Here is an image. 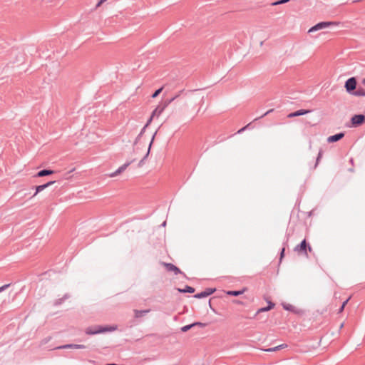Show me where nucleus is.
<instances>
[{
    "instance_id": "1",
    "label": "nucleus",
    "mask_w": 365,
    "mask_h": 365,
    "mask_svg": "<svg viewBox=\"0 0 365 365\" xmlns=\"http://www.w3.org/2000/svg\"><path fill=\"white\" fill-rule=\"evenodd\" d=\"M117 329L116 327H110V326H93L88 327L85 329V333L88 335H94L98 334H102L105 332H109L115 331Z\"/></svg>"
},
{
    "instance_id": "2",
    "label": "nucleus",
    "mask_w": 365,
    "mask_h": 365,
    "mask_svg": "<svg viewBox=\"0 0 365 365\" xmlns=\"http://www.w3.org/2000/svg\"><path fill=\"white\" fill-rule=\"evenodd\" d=\"M337 24H338V23H336L335 21H322V22H319V23L317 24L316 25L313 26L312 27H311L309 29L308 33H312V32H314V31H317L319 30L326 29V28L329 27V26L337 25Z\"/></svg>"
},
{
    "instance_id": "3",
    "label": "nucleus",
    "mask_w": 365,
    "mask_h": 365,
    "mask_svg": "<svg viewBox=\"0 0 365 365\" xmlns=\"http://www.w3.org/2000/svg\"><path fill=\"white\" fill-rule=\"evenodd\" d=\"M168 106H169V102H167L166 101L159 103V105L153 111L152 115L150 118H151V120H152L153 118L155 116L158 117Z\"/></svg>"
},
{
    "instance_id": "4",
    "label": "nucleus",
    "mask_w": 365,
    "mask_h": 365,
    "mask_svg": "<svg viewBox=\"0 0 365 365\" xmlns=\"http://www.w3.org/2000/svg\"><path fill=\"white\" fill-rule=\"evenodd\" d=\"M356 79L354 77L349 78L346 82L344 87L346 88V91L349 93L352 94L356 87Z\"/></svg>"
},
{
    "instance_id": "5",
    "label": "nucleus",
    "mask_w": 365,
    "mask_h": 365,
    "mask_svg": "<svg viewBox=\"0 0 365 365\" xmlns=\"http://www.w3.org/2000/svg\"><path fill=\"white\" fill-rule=\"evenodd\" d=\"M307 248L309 251L312 250V247L307 243L306 240H303L299 245L294 247V251L307 255Z\"/></svg>"
},
{
    "instance_id": "6",
    "label": "nucleus",
    "mask_w": 365,
    "mask_h": 365,
    "mask_svg": "<svg viewBox=\"0 0 365 365\" xmlns=\"http://www.w3.org/2000/svg\"><path fill=\"white\" fill-rule=\"evenodd\" d=\"M215 288H206L204 291L194 295L196 299H202L209 297L215 292Z\"/></svg>"
},
{
    "instance_id": "7",
    "label": "nucleus",
    "mask_w": 365,
    "mask_h": 365,
    "mask_svg": "<svg viewBox=\"0 0 365 365\" xmlns=\"http://www.w3.org/2000/svg\"><path fill=\"white\" fill-rule=\"evenodd\" d=\"M365 121V115L363 114L354 115L351 118V123L354 125L358 126Z\"/></svg>"
},
{
    "instance_id": "8",
    "label": "nucleus",
    "mask_w": 365,
    "mask_h": 365,
    "mask_svg": "<svg viewBox=\"0 0 365 365\" xmlns=\"http://www.w3.org/2000/svg\"><path fill=\"white\" fill-rule=\"evenodd\" d=\"M163 265L166 268L167 271L173 272L176 275L178 274H184V273L178 267L172 263L164 262Z\"/></svg>"
},
{
    "instance_id": "9",
    "label": "nucleus",
    "mask_w": 365,
    "mask_h": 365,
    "mask_svg": "<svg viewBox=\"0 0 365 365\" xmlns=\"http://www.w3.org/2000/svg\"><path fill=\"white\" fill-rule=\"evenodd\" d=\"M55 182H56V181H49V182H46L45 184L36 186L35 187L36 192H35V193L34 194L33 196L36 195L39 192L43 191L44 189H46V187H49L50 185L54 184ZM33 187L34 188V187Z\"/></svg>"
},
{
    "instance_id": "10",
    "label": "nucleus",
    "mask_w": 365,
    "mask_h": 365,
    "mask_svg": "<svg viewBox=\"0 0 365 365\" xmlns=\"http://www.w3.org/2000/svg\"><path fill=\"white\" fill-rule=\"evenodd\" d=\"M344 136V133H339L335 135H331L327 138L328 143H334L341 140Z\"/></svg>"
},
{
    "instance_id": "11",
    "label": "nucleus",
    "mask_w": 365,
    "mask_h": 365,
    "mask_svg": "<svg viewBox=\"0 0 365 365\" xmlns=\"http://www.w3.org/2000/svg\"><path fill=\"white\" fill-rule=\"evenodd\" d=\"M309 112H310L309 110L300 109V110H298L297 111L289 113L288 115V118H294V117L305 115Z\"/></svg>"
},
{
    "instance_id": "12",
    "label": "nucleus",
    "mask_w": 365,
    "mask_h": 365,
    "mask_svg": "<svg viewBox=\"0 0 365 365\" xmlns=\"http://www.w3.org/2000/svg\"><path fill=\"white\" fill-rule=\"evenodd\" d=\"M130 164V163H126L125 164H123V165H121L120 167L118 168V169H117L115 172H113V173H111L110 175V177H115L117 176L118 175H119L120 173H121L122 172H123L128 167V165Z\"/></svg>"
},
{
    "instance_id": "13",
    "label": "nucleus",
    "mask_w": 365,
    "mask_h": 365,
    "mask_svg": "<svg viewBox=\"0 0 365 365\" xmlns=\"http://www.w3.org/2000/svg\"><path fill=\"white\" fill-rule=\"evenodd\" d=\"M192 91H185L184 89L180 91L177 94H175L173 97L170 99L165 100L167 102H169V105L173 102L175 99L179 98L182 93L187 94V93L191 92Z\"/></svg>"
},
{
    "instance_id": "14",
    "label": "nucleus",
    "mask_w": 365,
    "mask_h": 365,
    "mask_svg": "<svg viewBox=\"0 0 365 365\" xmlns=\"http://www.w3.org/2000/svg\"><path fill=\"white\" fill-rule=\"evenodd\" d=\"M53 173H54V171L52 170L43 169V170L38 171L35 176L36 177H44L46 175H51Z\"/></svg>"
},
{
    "instance_id": "15",
    "label": "nucleus",
    "mask_w": 365,
    "mask_h": 365,
    "mask_svg": "<svg viewBox=\"0 0 365 365\" xmlns=\"http://www.w3.org/2000/svg\"><path fill=\"white\" fill-rule=\"evenodd\" d=\"M151 122V118H150L147 123L145 124V125L142 128L141 131L140 132V133L138 134V135L135 138V140L134 142V144H136L138 140H140V138L142 137V135L144 134L145 131V129L148 126V125Z\"/></svg>"
},
{
    "instance_id": "16",
    "label": "nucleus",
    "mask_w": 365,
    "mask_h": 365,
    "mask_svg": "<svg viewBox=\"0 0 365 365\" xmlns=\"http://www.w3.org/2000/svg\"><path fill=\"white\" fill-rule=\"evenodd\" d=\"M245 289H243L242 290H230V291H227L226 292V294L230 296L237 297V296L242 294L245 292Z\"/></svg>"
},
{
    "instance_id": "17",
    "label": "nucleus",
    "mask_w": 365,
    "mask_h": 365,
    "mask_svg": "<svg viewBox=\"0 0 365 365\" xmlns=\"http://www.w3.org/2000/svg\"><path fill=\"white\" fill-rule=\"evenodd\" d=\"M150 312V309H145V310L135 309L134 310L135 317V318L141 317L144 316L145 314H146L147 313H149Z\"/></svg>"
},
{
    "instance_id": "18",
    "label": "nucleus",
    "mask_w": 365,
    "mask_h": 365,
    "mask_svg": "<svg viewBox=\"0 0 365 365\" xmlns=\"http://www.w3.org/2000/svg\"><path fill=\"white\" fill-rule=\"evenodd\" d=\"M178 291L180 293H193L195 292V289L190 286H185L184 289H178Z\"/></svg>"
},
{
    "instance_id": "19",
    "label": "nucleus",
    "mask_w": 365,
    "mask_h": 365,
    "mask_svg": "<svg viewBox=\"0 0 365 365\" xmlns=\"http://www.w3.org/2000/svg\"><path fill=\"white\" fill-rule=\"evenodd\" d=\"M157 132H155V133L153 134V137H152V139H151V141L150 143V145H149V148H148V152L147 153L145 154V155L144 156V158L140 161L139 164L141 165L143 162V160L148 156L149 155V153H150V147L153 144V142L154 140V138H155V136L156 135Z\"/></svg>"
},
{
    "instance_id": "20",
    "label": "nucleus",
    "mask_w": 365,
    "mask_h": 365,
    "mask_svg": "<svg viewBox=\"0 0 365 365\" xmlns=\"http://www.w3.org/2000/svg\"><path fill=\"white\" fill-rule=\"evenodd\" d=\"M352 94L356 96H365V89L359 88L356 91H354Z\"/></svg>"
},
{
    "instance_id": "21",
    "label": "nucleus",
    "mask_w": 365,
    "mask_h": 365,
    "mask_svg": "<svg viewBox=\"0 0 365 365\" xmlns=\"http://www.w3.org/2000/svg\"><path fill=\"white\" fill-rule=\"evenodd\" d=\"M57 349H76V344H65V345L60 346L57 347Z\"/></svg>"
},
{
    "instance_id": "22",
    "label": "nucleus",
    "mask_w": 365,
    "mask_h": 365,
    "mask_svg": "<svg viewBox=\"0 0 365 365\" xmlns=\"http://www.w3.org/2000/svg\"><path fill=\"white\" fill-rule=\"evenodd\" d=\"M322 154H323V151H322V150H320L319 151L318 155L317 157V160H316V163H315L314 168H316L318 165L319 162L320 161L321 158H322Z\"/></svg>"
},
{
    "instance_id": "23",
    "label": "nucleus",
    "mask_w": 365,
    "mask_h": 365,
    "mask_svg": "<svg viewBox=\"0 0 365 365\" xmlns=\"http://www.w3.org/2000/svg\"><path fill=\"white\" fill-rule=\"evenodd\" d=\"M272 309V306H267V307H262V308H260L257 310V314H259L260 312H268L269 311L270 309Z\"/></svg>"
},
{
    "instance_id": "24",
    "label": "nucleus",
    "mask_w": 365,
    "mask_h": 365,
    "mask_svg": "<svg viewBox=\"0 0 365 365\" xmlns=\"http://www.w3.org/2000/svg\"><path fill=\"white\" fill-rule=\"evenodd\" d=\"M193 327V324H188V325H185L182 327H181V331L182 332H186L188 330H190L191 328Z\"/></svg>"
},
{
    "instance_id": "25",
    "label": "nucleus",
    "mask_w": 365,
    "mask_h": 365,
    "mask_svg": "<svg viewBox=\"0 0 365 365\" xmlns=\"http://www.w3.org/2000/svg\"><path fill=\"white\" fill-rule=\"evenodd\" d=\"M289 1L290 0H279V1H274V2L272 3V5H273V6L279 5V4H284V3L289 2Z\"/></svg>"
},
{
    "instance_id": "26",
    "label": "nucleus",
    "mask_w": 365,
    "mask_h": 365,
    "mask_svg": "<svg viewBox=\"0 0 365 365\" xmlns=\"http://www.w3.org/2000/svg\"><path fill=\"white\" fill-rule=\"evenodd\" d=\"M163 91V87L162 88H160L159 89H157L153 94H152V98H156L157 96H158V95L162 92Z\"/></svg>"
},
{
    "instance_id": "27",
    "label": "nucleus",
    "mask_w": 365,
    "mask_h": 365,
    "mask_svg": "<svg viewBox=\"0 0 365 365\" xmlns=\"http://www.w3.org/2000/svg\"><path fill=\"white\" fill-rule=\"evenodd\" d=\"M68 297H67V294H65L64 297L62 298V299H59L58 300H56L54 303L55 305H58V304H61L62 303V302L66 299Z\"/></svg>"
},
{
    "instance_id": "28",
    "label": "nucleus",
    "mask_w": 365,
    "mask_h": 365,
    "mask_svg": "<svg viewBox=\"0 0 365 365\" xmlns=\"http://www.w3.org/2000/svg\"><path fill=\"white\" fill-rule=\"evenodd\" d=\"M273 110H274V109H270V110H267L265 113H264L263 115H262L260 117L255 118V120H258V119H259V118H263V117L266 116V115H268L269 113H271Z\"/></svg>"
},
{
    "instance_id": "29",
    "label": "nucleus",
    "mask_w": 365,
    "mask_h": 365,
    "mask_svg": "<svg viewBox=\"0 0 365 365\" xmlns=\"http://www.w3.org/2000/svg\"><path fill=\"white\" fill-rule=\"evenodd\" d=\"M11 285V284H4L1 287H0V293L3 291H4L5 289H6L8 287H9Z\"/></svg>"
},
{
    "instance_id": "30",
    "label": "nucleus",
    "mask_w": 365,
    "mask_h": 365,
    "mask_svg": "<svg viewBox=\"0 0 365 365\" xmlns=\"http://www.w3.org/2000/svg\"><path fill=\"white\" fill-rule=\"evenodd\" d=\"M193 324V327H205V324H203V323H201V322H194L192 323Z\"/></svg>"
},
{
    "instance_id": "31",
    "label": "nucleus",
    "mask_w": 365,
    "mask_h": 365,
    "mask_svg": "<svg viewBox=\"0 0 365 365\" xmlns=\"http://www.w3.org/2000/svg\"><path fill=\"white\" fill-rule=\"evenodd\" d=\"M278 350H279V347L277 346H274V347H272V348H269V349H266V351H268V352L276 351H278Z\"/></svg>"
},
{
    "instance_id": "32",
    "label": "nucleus",
    "mask_w": 365,
    "mask_h": 365,
    "mask_svg": "<svg viewBox=\"0 0 365 365\" xmlns=\"http://www.w3.org/2000/svg\"><path fill=\"white\" fill-rule=\"evenodd\" d=\"M283 307L286 310H292L293 308L292 305H291V304H284Z\"/></svg>"
},
{
    "instance_id": "33",
    "label": "nucleus",
    "mask_w": 365,
    "mask_h": 365,
    "mask_svg": "<svg viewBox=\"0 0 365 365\" xmlns=\"http://www.w3.org/2000/svg\"><path fill=\"white\" fill-rule=\"evenodd\" d=\"M284 252H285V248L283 247L280 252V260H282V259L284 257Z\"/></svg>"
},
{
    "instance_id": "34",
    "label": "nucleus",
    "mask_w": 365,
    "mask_h": 365,
    "mask_svg": "<svg viewBox=\"0 0 365 365\" xmlns=\"http://www.w3.org/2000/svg\"><path fill=\"white\" fill-rule=\"evenodd\" d=\"M86 346L83 344H76V349H85Z\"/></svg>"
},
{
    "instance_id": "35",
    "label": "nucleus",
    "mask_w": 365,
    "mask_h": 365,
    "mask_svg": "<svg viewBox=\"0 0 365 365\" xmlns=\"http://www.w3.org/2000/svg\"><path fill=\"white\" fill-rule=\"evenodd\" d=\"M106 0H100L98 3L96 4V8L99 7L103 3H104Z\"/></svg>"
},
{
    "instance_id": "36",
    "label": "nucleus",
    "mask_w": 365,
    "mask_h": 365,
    "mask_svg": "<svg viewBox=\"0 0 365 365\" xmlns=\"http://www.w3.org/2000/svg\"><path fill=\"white\" fill-rule=\"evenodd\" d=\"M277 346L279 347V349H284V348L287 347V344H282L279 345V346Z\"/></svg>"
},
{
    "instance_id": "37",
    "label": "nucleus",
    "mask_w": 365,
    "mask_h": 365,
    "mask_svg": "<svg viewBox=\"0 0 365 365\" xmlns=\"http://www.w3.org/2000/svg\"><path fill=\"white\" fill-rule=\"evenodd\" d=\"M248 126H249V125H246V126L243 127L242 128H241L240 130H238V133H242V131H244L245 130H246V129H247V128Z\"/></svg>"
},
{
    "instance_id": "38",
    "label": "nucleus",
    "mask_w": 365,
    "mask_h": 365,
    "mask_svg": "<svg viewBox=\"0 0 365 365\" xmlns=\"http://www.w3.org/2000/svg\"><path fill=\"white\" fill-rule=\"evenodd\" d=\"M268 306H272V309L274 306V304L269 301V302H268Z\"/></svg>"
},
{
    "instance_id": "39",
    "label": "nucleus",
    "mask_w": 365,
    "mask_h": 365,
    "mask_svg": "<svg viewBox=\"0 0 365 365\" xmlns=\"http://www.w3.org/2000/svg\"><path fill=\"white\" fill-rule=\"evenodd\" d=\"M349 299H349H347L346 300H345V301L342 303V304H341V305H343L344 307H345V306H346V304H347V302H348Z\"/></svg>"
},
{
    "instance_id": "40",
    "label": "nucleus",
    "mask_w": 365,
    "mask_h": 365,
    "mask_svg": "<svg viewBox=\"0 0 365 365\" xmlns=\"http://www.w3.org/2000/svg\"><path fill=\"white\" fill-rule=\"evenodd\" d=\"M344 309V307L343 305L341 306L340 309H339V312H342Z\"/></svg>"
},
{
    "instance_id": "41",
    "label": "nucleus",
    "mask_w": 365,
    "mask_h": 365,
    "mask_svg": "<svg viewBox=\"0 0 365 365\" xmlns=\"http://www.w3.org/2000/svg\"><path fill=\"white\" fill-rule=\"evenodd\" d=\"M204 98H202L201 99V103H203Z\"/></svg>"
},
{
    "instance_id": "42",
    "label": "nucleus",
    "mask_w": 365,
    "mask_h": 365,
    "mask_svg": "<svg viewBox=\"0 0 365 365\" xmlns=\"http://www.w3.org/2000/svg\"><path fill=\"white\" fill-rule=\"evenodd\" d=\"M165 224H166V222H164L162 224V225H163V226H165Z\"/></svg>"
},
{
    "instance_id": "43",
    "label": "nucleus",
    "mask_w": 365,
    "mask_h": 365,
    "mask_svg": "<svg viewBox=\"0 0 365 365\" xmlns=\"http://www.w3.org/2000/svg\"><path fill=\"white\" fill-rule=\"evenodd\" d=\"M363 83L365 85V78L363 80Z\"/></svg>"
},
{
    "instance_id": "44",
    "label": "nucleus",
    "mask_w": 365,
    "mask_h": 365,
    "mask_svg": "<svg viewBox=\"0 0 365 365\" xmlns=\"http://www.w3.org/2000/svg\"><path fill=\"white\" fill-rule=\"evenodd\" d=\"M350 161H351V163H353V159H351Z\"/></svg>"
}]
</instances>
